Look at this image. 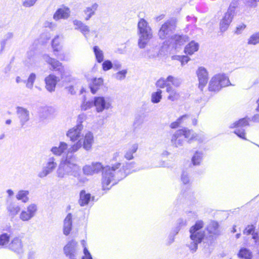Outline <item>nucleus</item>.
<instances>
[{
    "instance_id": "nucleus-35",
    "label": "nucleus",
    "mask_w": 259,
    "mask_h": 259,
    "mask_svg": "<svg viewBox=\"0 0 259 259\" xmlns=\"http://www.w3.org/2000/svg\"><path fill=\"white\" fill-rule=\"evenodd\" d=\"M138 145L135 143L132 145L124 154V158L127 160H132L134 158L133 154L138 150Z\"/></svg>"
},
{
    "instance_id": "nucleus-18",
    "label": "nucleus",
    "mask_w": 259,
    "mask_h": 259,
    "mask_svg": "<svg viewBox=\"0 0 259 259\" xmlns=\"http://www.w3.org/2000/svg\"><path fill=\"white\" fill-rule=\"evenodd\" d=\"M199 81V88L202 91L207 83L208 73L204 67H199L196 72Z\"/></svg>"
},
{
    "instance_id": "nucleus-44",
    "label": "nucleus",
    "mask_w": 259,
    "mask_h": 259,
    "mask_svg": "<svg viewBox=\"0 0 259 259\" xmlns=\"http://www.w3.org/2000/svg\"><path fill=\"white\" fill-rule=\"evenodd\" d=\"M259 44V32L252 34L247 40V44L255 45Z\"/></svg>"
},
{
    "instance_id": "nucleus-7",
    "label": "nucleus",
    "mask_w": 259,
    "mask_h": 259,
    "mask_svg": "<svg viewBox=\"0 0 259 259\" xmlns=\"http://www.w3.org/2000/svg\"><path fill=\"white\" fill-rule=\"evenodd\" d=\"M231 84L228 77L224 74H218L213 76L209 84V91L218 92L222 88Z\"/></svg>"
},
{
    "instance_id": "nucleus-33",
    "label": "nucleus",
    "mask_w": 259,
    "mask_h": 259,
    "mask_svg": "<svg viewBox=\"0 0 259 259\" xmlns=\"http://www.w3.org/2000/svg\"><path fill=\"white\" fill-rule=\"evenodd\" d=\"M98 7V4L94 3L92 6L87 7L84 10L83 12L85 15V20L86 21L89 20L93 15H95Z\"/></svg>"
},
{
    "instance_id": "nucleus-36",
    "label": "nucleus",
    "mask_w": 259,
    "mask_h": 259,
    "mask_svg": "<svg viewBox=\"0 0 259 259\" xmlns=\"http://www.w3.org/2000/svg\"><path fill=\"white\" fill-rule=\"evenodd\" d=\"M93 52L94 53L97 61L98 63H101L104 60V53L102 50L98 46L93 47Z\"/></svg>"
},
{
    "instance_id": "nucleus-56",
    "label": "nucleus",
    "mask_w": 259,
    "mask_h": 259,
    "mask_svg": "<svg viewBox=\"0 0 259 259\" xmlns=\"http://www.w3.org/2000/svg\"><path fill=\"white\" fill-rule=\"evenodd\" d=\"M189 118V115L188 114H185L180 117L178 119L181 124L185 122Z\"/></svg>"
},
{
    "instance_id": "nucleus-34",
    "label": "nucleus",
    "mask_w": 259,
    "mask_h": 259,
    "mask_svg": "<svg viewBox=\"0 0 259 259\" xmlns=\"http://www.w3.org/2000/svg\"><path fill=\"white\" fill-rule=\"evenodd\" d=\"M199 49V44L194 41H191L185 48V52L189 55H192Z\"/></svg>"
},
{
    "instance_id": "nucleus-11",
    "label": "nucleus",
    "mask_w": 259,
    "mask_h": 259,
    "mask_svg": "<svg viewBox=\"0 0 259 259\" xmlns=\"http://www.w3.org/2000/svg\"><path fill=\"white\" fill-rule=\"evenodd\" d=\"M176 27V21L175 19H170L166 21L161 26L158 35L161 39L168 38L170 34L175 30Z\"/></svg>"
},
{
    "instance_id": "nucleus-19",
    "label": "nucleus",
    "mask_w": 259,
    "mask_h": 259,
    "mask_svg": "<svg viewBox=\"0 0 259 259\" xmlns=\"http://www.w3.org/2000/svg\"><path fill=\"white\" fill-rule=\"evenodd\" d=\"M62 80L61 78L51 74L45 78L46 88L50 92H54L58 82Z\"/></svg>"
},
{
    "instance_id": "nucleus-40",
    "label": "nucleus",
    "mask_w": 259,
    "mask_h": 259,
    "mask_svg": "<svg viewBox=\"0 0 259 259\" xmlns=\"http://www.w3.org/2000/svg\"><path fill=\"white\" fill-rule=\"evenodd\" d=\"M203 153L196 151L192 158V162L194 165H199L202 160Z\"/></svg>"
},
{
    "instance_id": "nucleus-2",
    "label": "nucleus",
    "mask_w": 259,
    "mask_h": 259,
    "mask_svg": "<svg viewBox=\"0 0 259 259\" xmlns=\"http://www.w3.org/2000/svg\"><path fill=\"white\" fill-rule=\"evenodd\" d=\"M56 171V177L59 179H64L69 176L77 178L81 182H84L86 179L82 178L80 174V167L76 163V157L75 155H66L63 157Z\"/></svg>"
},
{
    "instance_id": "nucleus-17",
    "label": "nucleus",
    "mask_w": 259,
    "mask_h": 259,
    "mask_svg": "<svg viewBox=\"0 0 259 259\" xmlns=\"http://www.w3.org/2000/svg\"><path fill=\"white\" fill-rule=\"evenodd\" d=\"M83 126L82 124H77L75 126L70 128L67 133V136L70 139L72 142H75L77 140L78 141L82 136L81 132L83 130Z\"/></svg>"
},
{
    "instance_id": "nucleus-32",
    "label": "nucleus",
    "mask_w": 259,
    "mask_h": 259,
    "mask_svg": "<svg viewBox=\"0 0 259 259\" xmlns=\"http://www.w3.org/2000/svg\"><path fill=\"white\" fill-rule=\"evenodd\" d=\"M91 196L90 193H87L85 190H81L79 193L78 203L81 206H84L89 204Z\"/></svg>"
},
{
    "instance_id": "nucleus-63",
    "label": "nucleus",
    "mask_w": 259,
    "mask_h": 259,
    "mask_svg": "<svg viewBox=\"0 0 259 259\" xmlns=\"http://www.w3.org/2000/svg\"><path fill=\"white\" fill-rule=\"evenodd\" d=\"M121 156V154L119 152H116L113 154V159L114 160H117L118 158Z\"/></svg>"
},
{
    "instance_id": "nucleus-3",
    "label": "nucleus",
    "mask_w": 259,
    "mask_h": 259,
    "mask_svg": "<svg viewBox=\"0 0 259 259\" xmlns=\"http://www.w3.org/2000/svg\"><path fill=\"white\" fill-rule=\"evenodd\" d=\"M203 223L200 221L197 222L189 230L190 237L186 245L192 253L195 252L198 249V245L202 242L205 236L203 230Z\"/></svg>"
},
{
    "instance_id": "nucleus-54",
    "label": "nucleus",
    "mask_w": 259,
    "mask_h": 259,
    "mask_svg": "<svg viewBox=\"0 0 259 259\" xmlns=\"http://www.w3.org/2000/svg\"><path fill=\"white\" fill-rule=\"evenodd\" d=\"M37 0H24L23 2V6L25 7H30L33 6Z\"/></svg>"
},
{
    "instance_id": "nucleus-29",
    "label": "nucleus",
    "mask_w": 259,
    "mask_h": 259,
    "mask_svg": "<svg viewBox=\"0 0 259 259\" xmlns=\"http://www.w3.org/2000/svg\"><path fill=\"white\" fill-rule=\"evenodd\" d=\"M72 215L68 213L64 220L63 223V233L65 235H68L72 229Z\"/></svg>"
},
{
    "instance_id": "nucleus-39",
    "label": "nucleus",
    "mask_w": 259,
    "mask_h": 259,
    "mask_svg": "<svg viewBox=\"0 0 259 259\" xmlns=\"http://www.w3.org/2000/svg\"><path fill=\"white\" fill-rule=\"evenodd\" d=\"M238 255L239 257L244 259H251L252 258L251 252L246 248H241L239 250Z\"/></svg>"
},
{
    "instance_id": "nucleus-47",
    "label": "nucleus",
    "mask_w": 259,
    "mask_h": 259,
    "mask_svg": "<svg viewBox=\"0 0 259 259\" xmlns=\"http://www.w3.org/2000/svg\"><path fill=\"white\" fill-rule=\"evenodd\" d=\"M35 79H36L35 74L34 73H31L29 75V76L27 79V80L26 81V87L29 89H32L33 88V83L35 81Z\"/></svg>"
},
{
    "instance_id": "nucleus-16",
    "label": "nucleus",
    "mask_w": 259,
    "mask_h": 259,
    "mask_svg": "<svg viewBox=\"0 0 259 259\" xmlns=\"http://www.w3.org/2000/svg\"><path fill=\"white\" fill-rule=\"evenodd\" d=\"M16 109L20 124L21 127L23 128L30 120V112L28 110L23 107L17 106Z\"/></svg>"
},
{
    "instance_id": "nucleus-30",
    "label": "nucleus",
    "mask_w": 259,
    "mask_h": 259,
    "mask_svg": "<svg viewBox=\"0 0 259 259\" xmlns=\"http://www.w3.org/2000/svg\"><path fill=\"white\" fill-rule=\"evenodd\" d=\"M207 230L211 236H218L220 234L219 225L218 222L211 221L207 227Z\"/></svg>"
},
{
    "instance_id": "nucleus-50",
    "label": "nucleus",
    "mask_w": 259,
    "mask_h": 259,
    "mask_svg": "<svg viewBox=\"0 0 259 259\" xmlns=\"http://www.w3.org/2000/svg\"><path fill=\"white\" fill-rule=\"evenodd\" d=\"M113 63L110 60H106L102 63V69L104 71H106L112 68Z\"/></svg>"
},
{
    "instance_id": "nucleus-58",
    "label": "nucleus",
    "mask_w": 259,
    "mask_h": 259,
    "mask_svg": "<svg viewBox=\"0 0 259 259\" xmlns=\"http://www.w3.org/2000/svg\"><path fill=\"white\" fill-rule=\"evenodd\" d=\"M190 60V58L186 56H183L182 58L181 59V65L182 66L184 65L185 64H187L189 61Z\"/></svg>"
},
{
    "instance_id": "nucleus-12",
    "label": "nucleus",
    "mask_w": 259,
    "mask_h": 259,
    "mask_svg": "<svg viewBox=\"0 0 259 259\" xmlns=\"http://www.w3.org/2000/svg\"><path fill=\"white\" fill-rule=\"evenodd\" d=\"M38 211V207L35 203H30L23 209L19 214V219L22 222H29L34 218Z\"/></svg>"
},
{
    "instance_id": "nucleus-31",
    "label": "nucleus",
    "mask_w": 259,
    "mask_h": 259,
    "mask_svg": "<svg viewBox=\"0 0 259 259\" xmlns=\"http://www.w3.org/2000/svg\"><path fill=\"white\" fill-rule=\"evenodd\" d=\"M29 191L28 190H20L17 192L16 195V198L17 200L26 203L29 201Z\"/></svg>"
},
{
    "instance_id": "nucleus-61",
    "label": "nucleus",
    "mask_w": 259,
    "mask_h": 259,
    "mask_svg": "<svg viewBox=\"0 0 259 259\" xmlns=\"http://www.w3.org/2000/svg\"><path fill=\"white\" fill-rule=\"evenodd\" d=\"M180 124H181L180 122L179 121V120L177 119V120L176 121L173 122L170 124V126L171 128H176Z\"/></svg>"
},
{
    "instance_id": "nucleus-15",
    "label": "nucleus",
    "mask_w": 259,
    "mask_h": 259,
    "mask_svg": "<svg viewBox=\"0 0 259 259\" xmlns=\"http://www.w3.org/2000/svg\"><path fill=\"white\" fill-rule=\"evenodd\" d=\"M8 246L10 250L17 254H21L24 252L22 238L20 236L14 237Z\"/></svg>"
},
{
    "instance_id": "nucleus-48",
    "label": "nucleus",
    "mask_w": 259,
    "mask_h": 259,
    "mask_svg": "<svg viewBox=\"0 0 259 259\" xmlns=\"http://www.w3.org/2000/svg\"><path fill=\"white\" fill-rule=\"evenodd\" d=\"M13 36L14 34L13 32H9L6 34L4 39L1 42V51L4 49L6 41L12 39Z\"/></svg>"
},
{
    "instance_id": "nucleus-9",
    "label": "nucleus",
    "mask_w": 259,
    "mask_h": 259,
    "mask_svg": "<svg viewBox=\"0 0 259 259\" xmlns=\"http://www.w3.org/2000/svg\"><path fill=\"white\" fill-rule=\"evenodd\" d=\"M236 7L237 4L236 2L232 3L230 5L227 12L225 14L224 17L220 22V27L222 32L225 31L229 27L236 13Z\"/></svg>"
},
{
    "instance_id": "nucleus-46",
    "label": "nucleus",
    "mask_w": 259,
    "mask_h": 259,
    "mask_svg": "<svg viewBox=\"0 0 259 259\" xmlns=\"http://www.w3.org/2000/svg\"><path fill=\"white\" fill-rule=\"evenodd\" d=\"M94 106V98L92 101L84 100L80 106L81 110L86 111Z\"/></svg>"
},
{
    "instance_id": "nucleus-25",
    "label": "nucleus",
    "mask_w": 259,
    "mask_h": 259,
    "mask_svg": "<svg viewBox=\"0 0 259 259\" xmlns=\"http://www.w3.org/2000/svg\"><path fill=\"white\" fill-rule=\"evenodd\" d=\"M94 142V139L93 133L91 132H88L84 136L83 141V143H81V146H82L85 150L89 151L92 149Z\"/></svg>"
},
{
    "instance_id": "nucleus-45",
    "label": "nucleus",
    "mask_w": 259,
    "mask_h": 259,
    "mask_svg": "<svg viewBox=\"0 0 259 259\" xmlns=\"http://www.w3.org/2000/svg\"><path fill=\"white\" fill-rule=\"evenodd\" d=\"M167 85H171V84L168 82L167 78H160L156 82V86L159 88V89H163L164 87L167 88Z\"/></svg>"
},
{
    "instance_id": "nucleus-41",
    "label": "nucleus",
    "mask_w": 259,
    "mask_h": 259,
    "mask_svg": "<svg viewBox=\"0 0 259 259\" xmlns=\"http://www.w3.org/2000/svg\"><path fill=\"white\" fill-rule=\"evenodd\" d=\"M167 80L168 83H171L175 87H179L182 83V80L180 78L169 75L167 77Z\"/></svg>"
},
{
    "instance_id": "nucleus-62",
    "label": "nucleus",
    "mask_w": 259,
    "mask_h": 259,
    "mask_svg": "<svg viewBox=\"0 0 259 259\" xmlns=\"http://www.w3.org/2000/svg\"><path fill=\"white\" fill-rule=\"evenodd\" d=\"M46 27H48L51 29H53L56 27V24L53 22H46L45 24Z\"/></svg>"
},
{
    "instance_id": "nucleus-52",
    "label": "nucleus",
    "mask_w": 259,
    "mask_h": 259,
    "mask_svg": "<svg viewBox=\"0 0 259 259\" xmlns=\"http://www.w3.org/2000/svg\"><path fill=\"white\" fill-rule=\"evenodd\" d=\"M256 233L254 232V227L253 225H249L244 230L243 234L245 235H252V237L253 236V234H256Z\"/></svg>"
},
{
    "instance_id": "nucleus-38",
    "label": "nucleus",
    "mask_w": 259,
    "mask_h": 259,
    "mask_svg": "<svg viewBox=\"0 0 259 259\" xmlns=\"http://www.w3.org/2000/svg\"><path fill=\"white\" fill-rule=\"evenodd\" d=\"M162 91L160 89H157L156 92H153L151 99L152 103L154 104L159 103L162 99Z\"/></svg>"
},
{
    "instance_id": "nucleus-59",
    "label": "nucleus",
    "mask_w": 259,
    "mask_h": 259,
    "mask_svg": "<svg viewBox=\"0 0 259 259\" xmlns=\"http://www.w3.org/2000/svg\"><path fill=\"white\" fill-rule=\"evenodd\" d=\"M178 224L179 227L185 226L187 224V221L183 219H180L178 220Z\"/></svg>"
},
{
    "instance_id": "nucleus-4",
    "label": "nucleus",
    "mask_w": 259,
    "mask_h": 259,
    "mask_svg": "<svg viewBox=\"0 0 259 259\" xmlns=\"http://www.w3.org/2000/svg\"><path fill=\"white\" fill-rule=\"evenodd\" d=\"M138 46L140 49H144L152 38L153 32L148 22L143 18L140 19L138 22Z\"/></svg>"
},
{
    "instance_id": "nucleus-55",
    "label": "nucleus",
    "mask_w": 259,
    "mask_h": 259,
    "mask_svg": "<svg viewBox=\"0 0 259 259\" xmlns=\"http://www.w3.org/2000/svg\"><path fill=\"white\" fill-rule=\"evenodd\" d=\"M254 241L255 246L257 248L259 249V234L257 233L256 234H253L252 238Z\"/></svg>"
},
{
    "instance_id": "nucleus-27",
    "label": "nucleus",
    "mask_w": 259,
    "mask_h": 259,
    "mask_svg": "<svg viewBox=\"0 0 259 259\" xmlns=\"http://www.w3.org/2000/svg\"><path fill=\"white\" fill-rule=\"evenodd\" d=\"M181 133L182 132H179L177 130L171 136V143L176 147L182 146L184 143V140L183 136L181 135Z\"/></svg>"
},
{
    "instance_id": "nucleus-20",
    "label": "nucleus",
    "mask_w": 259,
    "mask_h": 259,
    "mask_svg": "<svg viewBox=\"0 0 259 259\" xmlns=\"http://www.w3.org/2000/svg\"><path fill=\"white\" fill-rule=\"evenodd\" d=\"M179 132H182L181 135L184 136V137L188 140V142L193 140L198 141L199 142H202L203 140V137L202 136H199L198 134L194 133L192 130H188L187 128H184L179 130Z\"/></svg>"
},
{
    "instance_id": "nucleus-60",
    "label": "nucleus",
    "mask_w": 259,
    "mask_h": 259,
    "mask_svg": "<svg viewBox=\"0 0 259 259\" xmlns=\"http://www.w3.org/2000/svg\"><path fill=\"white\" fill-rule=\"evenodd\" d=\"M113 66L112 68H113V69H114L115 70H117L120 69L121 67V64L118 62H114V63H113Z\"/></svg>"
},
{
    "instance_id": "nucleus-8",
    "label": "nucleus",
    "mask_w": 259,
    "mask_h": 259,
    "mask_svg": "<svg viewBox=\"0 0 259 259\" xmlns=\"http://www.w3.org/2000/svg\"><path fill=\"white\" fill-rule=\"evenodd\" d=\"M94 107L98 113L103 112L113 108V101L109 97L98 96L94 97Z\"/></svg>"
},
{
    "instance_id": "nucleus-14",
    "label": "nucleus",
    "mask_w": 259,
    "mask_h": 259,
    "mask_svg": "<svg viewBox=\"0 0 259 259\" xmlns=\"http://www.w3.org/2000/svg\"><path fill=\"white\" fill-rule=\"evenodd\" d=\"M77 243L74 240H71L64 247V252L69 259L74 258L78 252Z\"/></svg>"
},
{
    "instance_id": "nucleus-37",
    "label": "nucleus",
    "mask_w": 259,
    "mask_h": 259,
    "mask_svg": "<svg viewBox=\"0 0 259 259\" xmlns=\"http://www.w3.org/2000/svg\"><path fill=\"white\" fill-rule=\"evenodd\" d=\"M143 56L145 58L148 59H154L158 56V50L155 48H152L146 50L143 53Z\"/></svg>"
},
{
    "instance_id": "nucleus-43",
    "label": "nucleus",
    "mask_w": 259,
    "mask_h": 259,
    "mask_svg": "<svg viewBox=\"0 0 259 259\" xmlns=\"http://www.w3.org/2000/svg\"><path fill=\"white\" fill-rule=\"evenodd\" d=\"M59 38V35H56L52 41V46L54 52L60 51L62 48Z\"/></svg>"
},
{
    "instance_id": "nucleus-22",
    "label": "nucleus",
    "mask_w": 259,
    "mask_h": 259,
    "mask_svg": "<svg viewBox=\"0 0 259 259\" xmlns=\"http://www.w3.org/2000/svg\"><path fill=\"white\" fill-rule=\"evenodd\" d=\"M170 44L172 46L177 49L184 45L186 42L189 41V37L186 35L175 34L171 36Z\"/></svg>"
},
{
    "instance_id": "nucleus-10",
    "label": "nucleus",
    "mask_w": 259,
    "mask_h": 259,
    "mask_svg": "<svg viewBox=\"0 0 259 259\" xmlns=\"http://www.w3.org/2000/svg\"><path fill=\"white\" fill-rule=\"evenodd\" d=\"M57 167V163L56 158L53 156H50L42 167L41 169L38 172L37 177L41 179H45L49 175L52 174Z\"/></svg>"
},
{
    "instance_id": "nucleus-57",
    "label": "nucleus",
    "mask_w": 259,
    "mask_h": 259,
    "mask_svg": "<svg viewBox=\"0 0 259 259\" xmlns=\"http://www.w3.org/2000/svg\"><path fill=\"white\" fill-rule=\"evenodd\" d=\"M85 119V115L84 114H80L78 115L77 120V124H82V122Z\"/></svg>"
},
{
    "instance_id": "nucleus-5",
    "label": "nucleus",
    "mask_w": 259,
    "mask_h": 259,
    "mask_svg": "<svg viewBox=\"0 0 259 259\" xmlns=\"http://www.w3.org/2000/svg\"><path fill=\"white\" fill-rule=\"evenodd\" d=\"M80 140L77 141L74 144L69 146L64 142L59 143L58 146L53 147L50 151L52 153L58 156H61L63 153L66 152V155H74L73 154L79 150L81 147Z\"/></svg>"
},
{
    "instance_id": "nucleus-21",
    "label": "nucleus",
    "mask_w": 259,
    "mask_h": 259,
    "mask_svg": "<svg viewBox=\"0 0 259 259\" xmlns=\"http://www.w3.org/2000/svg\"><path fill=\"white\" fill-rule=\"evenodd\" d=\"M74 29L79 31L87 39L89 36L90 29L89 26L83 23L81 21L74 19L72 21Z\"/></svg>"
},
{
    "instance_id": "nucleus-26",
    "label": "nucleus",
    "mask_w": 259,
    "mask_h": 259,
    "mask_svg": "<svg viewBox=\"0 0 259 259\" xmlns=\"http://www.w3.org/2000/svg\"><path fill=\"white\" fill-rule=\"evenodd\" d=\"M103 84L102 78H94L89 82V87L92 94H95Z\"/></svg>"
},
{
    "instance_id": "nucleus-13",
    "label": "nucleus",
    "mask_w": 259,
    "mask_h": 259,
    "mask_svg": "<svg viewBox=\"0 0 259 259\" xmlns=\"http://www.w3.org/2000/svg\"><path fill=\"white\" fill-rule=\"evenodd\" d=\"M248 121L246 118H242L230 126V128H236L234 133L241 139L246 140L245 130L242 128L248 125Z\"/></svg>"
},
{
    "instance_id": "nucleus-1",
    "label": "nucleus",
    "mask_w": 259,
    "mask_h": 259,
    "mask_svg": "<svg viewBox=\"0 0 259 259\" xmlns=\"http://www.w3.org/2000/svg\"><path fill=\"white\" fill-rule=\"evenodd\" d=\"M121 163L118 162L112 166L103 167L101 162H92L83 166L82 172L85 176H93L99 173L102 170V184L104 190H109L111 186L125 178L128 172L124 168H120Z\"/></svg>"
},
{
    "instance_id": "nucleus-28",
    "label": "nucleus",
    "mask_w": 259,
    "mask_h": 259,
    "mask_svg": "<svg viewBox=\"0 0 259 259\" xmlns=\"http://www.w3.org/2000/svg\"><path fill=\"white\" fill-rule=\"evenodd\" d=\"M166 92L168 94L167 100L169 101H177L180 98V93L171 85H167V88L166 89Z\"/></svg>"
},
{
    "instance_id": "nucleus-42",
    "label": "nucleus",
    "mask_w": 259,
    "mask_h": 259,
    "mask_svg": "<svg viewBox=\"0 0 259 259\" xmlns=\"http://www.w3.org/2000/svg\"><path fill=\"white\" fill-rule=\"evenodd\" d=\"M10 235L7 233L0 235V246L6 247L10 242Z\"/></svg>"
},
{
    "instance_id": "nucleus-6",
    "label": "nucleus",
    "mask_w": 259,
    "mask_h": 259,
    "mask_svg": "<svg viewBox=\"0 0 259 259\" xmlns=\"http://www.w3.org/2000/svg\"><path fill=\"white\" fill-rule=\"evenodd\" d=\"M42 58L45 62L51 66L50 68L51 70L60 72L61 78L63 81H70L72 79L70 76L67 75V71H66L62 64L59 61L50 57L47 54L43 55Z\"/></svg>"
},
{
    "instance_id": "nucleus-24",
    "label": "nucleus",
    "mask_w": 259,
    "mask_h": 259,
    "mask_svg": "<svg viewBox=\"0 0 259 259\" xmlns=\"http://www.w3.org/2000/svg\"><path fill=\"white\" fill-rule=\"evenodd\" d=\"M7 210L9 216L11 219H14L21 212V207L16 203L11 202L7 206Z\"/></svg>"
},
{
    "instance_id": "nucleus-49",
    "label": "nucleus",
    "mask_w": 259,
    "mask_h": 259,
    "mask_svg": "<svg viewBox=\"0 0 259 259\" xmlns=\"http://www.w3.org/2000/svg\"><path fill=\"white\" fill-rule=\"evenodd\" d=\"M127 74V70L124 69L118 71L113 75L114 77L117 80H121L125 78L126 74Z\"/></svg>"
},
{
    "instance_id": "nucleus-23",
    "label": "nucleus",
    "mask_w": 259,
    "mask_h": 259,
    "mask_svg": "<svg viewBox=\"0 0 259 259\" xmlns=\"http://www.w3.org/2000/svg\"><path fill=\"white\" fill-rule=\"evenodd\" d=\"M70 16V10L67 7H62L58 9L53 15V19L58 21L60 19H67Z\"/></svg>"
},
{
    "instance_id": "nucleus-51",
    "label": "nucleus",
    "mask_w": 259,
    "mask_h": 259,
    "mask_svg": "<svg viewBox=\"0 0 259 259\" xmlns=\"http://www.w3.org/2000/svg\"><path fill=\"white\" fill-rule=\"evenodd\" d=\"M181 181L185 184H189L190 182V179L188 174L186 171H183L181 176Z\"/></svg>"
},
{
    "instance_id": "nucleus-64",
    "label": "nucleus",
    "mask_w": 259,
    "mask_h": 259,
    "mask_svg": "<svg viewBox=\"0 0 259 259\" xmlns=\"http://www.w3.org/2000/svg\"><path fill=\"white\" fill-rule=\"evenodd\" d=\"M252 120L254 122H259V114H256L252 117Z\"/></svg>"
},
{
    "instance_id": "nucleus-53",
    "label": "nucleus",
    "mask_w": 259,
    "mask_h": 259,
    "mask_svg": "<svg viewBox=\"0 0 259 259\" xmlns=\"http://www.w3.org/2000/svg\"><path fill=\"white\" fill-rule=\"evenodd\" d=\"M246 27V25L244 23H241L237 25L236 28L235 33L239 35L241 34Z\"/></svg>"
}]
</instances>
